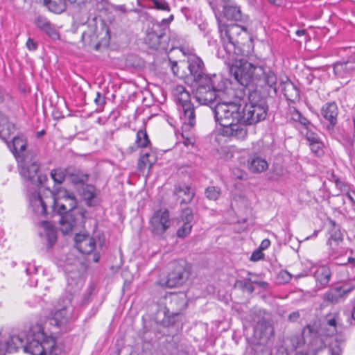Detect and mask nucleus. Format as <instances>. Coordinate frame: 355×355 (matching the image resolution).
Instances as JSON below:
<instances>
[{
	"label": "nucleus",
	"instance_id": "nucleus-1",
	"mask_svg": "<svg viewBox=\"0 0 355 355\" xmlns=\"http://www.w3.org/2000/svg\"><path fill=\"white\" fill-rule=\"evenodd\" d=\"M230 71L235 80L246 88L250 100L254 98V96H257L259 89L264 90L268 94L270 92L277 94L276 74L259 58L252 55L240 58L232 64Z\"/></svg>",
	"mask_w": 355,
	"mask_h": 355
},
{
	"label": "nucleus",
	"instance_id": "nucleus-2",
	"mask_svg": "<svg viewBox=\"0 0 355 355\" xmlns=\"http://www.w3.org/2000/svg\"><path fill=\"white\" fill-rule=\"evenodd\" d=\"M215 122L222 126L220 133L223 137L243 140L247 128L241 124V105L232 101H218L211 107Z\"/></svg>",
	"mask_w": 355,
	"mask_h": 355
},
{
	"label": "nucleus",
	"instance_id": "nucleus-3",
	"mask_svg": "<svg viewBox=\"0 0 355 355\" xmlns=\"http://www.w3.org/2000/svg\"><path fill=\"white\" fill-rule=\"evenodd\" d=\"M86 211L77 206L76 198L73 193L64 191L62 196L53 193L52 213L60 216V230L67 234L73 230L81 228L85 224Z\"/></svg>",
	"mask_w": 355,
	"mask_h": 355
},
{
	"label": "nucleus",
	"instance_id": "nucleus-4",
	"mask_svg": "<svg viewBox=\"0 0 355 355\" xmlns=\"http://www.w3.org/2000/svg\"><path fill=\"white\" fill-rule=\"evenodd\" d=\"M250 24H230L228 26H219L220 39L223 48L232 60H239L237 56L242 55L248 58L252 56L249 54L250 50L245 51L244 47L247 45L248 49H252L251 34L248 31Z\"/></svg>",
	"mask_w": 355,
	"mask_h": 355
},
{
	"label": "nucleus",
	"instance_id": "nucleus-5",
	"mask_svg": "<svg viewBox=\"0 0 355 355\" xmlns=\"http://www.w3.org/2000/svg\"><path fill=\"white\" fill-rule=\"evenodd\" d=\"M53 343V338L45 336L40 328L37 331L31 329L25 340L24 352L31 355H47V349H49Z\"/></svg>",
	"mask_w": 355,
	"mask_h": 355
},
{
	"label": "nucleus",
	"instance_id": "nucleus-6",
	"mask_svg": "<svg viewBox=\"0 0 355 355\" xmlns=\"http://www.w3.org/2000/svg\"><path fill=\"white\" fill-rule=\"evenodd\" d=\"M173 94L178 103V109L182 112L180 118L189 127H194L196 124L195 107L191 102L190 94L184 86L177 85L173 89Z\"/></svg>",
	"mask_w": 355,
	"mask_h": 355
},
{
	"label": "nucleus",
	"instance_id": "nucleus-7",
	"mask_svg": "<svg viewBox=\"0 0 355 355\" xmlns=\"http://www.w3.org/2000/svg\"><path fill=\"white\" fill-rule=\"evenodd\" d=\"M220 80V77L213 74L210 81L202 84L201 83H197L198 87L195 93L196 101L201 105H208L211 108L213 107L215 102H218V92L221 89L218 85H216Z\"/></svg>",
	"mask_w": 355,
	"mask_h": 355
},
{
	"label": "nucleus",
	"instance_id": "nucleus-8",
	"mask_svg": "<svg viewBox=\"0 0 355 355\" xmlns=\"http://www.w3.org/2000/svg\"><path fill=\"white\" fill-rule=\"evenodd\" d=\"M30 205L33 211L42 216L52 213L53 192L49 189L40 187L38 191L33 193L30 198Z\"/></svg>",
	"mask_w": 355,
	"mask_h": 355
},
{
	"label": "nucleus",
	"instance_id": "nucleus-9",
	"mask_svg": "<svg viewBox=\"0 0 355 355\" xmlns=\"http://www.w3.org/2000/svg\"><path fill=\"white\" fill-rule=\"evenodd\" d=\"M254 96L256 98V96ZM249 100L250 103L243 107L241 105V124L245 127V125H253L264 120L267 114V107L264 103L253 102L255 98Z\"/></svg>",
	"mask_w": 355,
	"mask_h": 355
},
{
	"label": "nucleus",
	"instance_id": "nucleus-10",
	"mask_svg": "<svg viewBox=\"0 0 355 355\" xmlns=\"http://www.w3.org/2000/svg\"><path fill=\"white\" fill-rule=\"evenodd\" d=\"M145 43L149 48L160 52L171 51L173 49V46H170L166 29L161 28L158 25L153 26L147 31Z\"/></svg>",
	"mask_w": 355,
	"mask_h": 355
},
{
	"label": "nucleus",
	"instance_id": "nucleus-11",
	"mask_svg": "<svg viewBox=\"0 0 355 355\" xmlns=\"http://www.w3.org/2000/svg\"><path fill=\"white\" fill-rule=\"evenodd\" d=\"M169 272L165 284L168 288L182 286L189 276V267L184 259L172 261L169 265Z\"/></svg>",
	"mask_w": 355,
	"mask_h": 355
},
{
	"label": "nucleus",
	"instance_id": "nucleus-12",
	"mask_svg": "<svg viewBox=\"0 0 355 355\" xmlns=\"http://www.w3.org/2000/svg\"><path fill=\"white\" fill-rule=\"evenodd\" d=\"M35 157H30L27 162H19L20 163L19 173L26 181L42 187L47 181L48 178L44 174L39 173L40 164L34 160Z\"/></svg>",
	"mask_w": 355,
	"mask_h": 355
},
{
	"label": "nucleus",
	"instance_id": "nucleus-13",
	"mask_svg": "<svg viewBox=\"0 0 355 355\" xmlns=\"http://www.w3.org/2000/svg\"><path fill=\"white\" fill-rule=\"evenodd\" d=\"M172 220L167 209L155 211L150 218V229L153 234L162 235L171 227Z\"/></svg>",
	"mask_w": 355,
	"mask_h": 355
},
{
	"label": "nucleus",
	"instance_id": "nucleus-14",
	"mask_svg": "<svg viewBox=\"0 0 355 355\" xmlns=\"http://www.w3.org/2000/svg\"><path fill=\"white\" fill-rule=\"evenodd\" d=\"M187 63L190 76L196 84L210 81L212 75L206 73L204 62L200 57L191 55L188 58Z\"/></svg>",
	"mask_w": 355,
	"mask_h": 355
},
{
	"label": "nucleus",
	"instance_id": "nucleus-15",
	"mask_svg": "<svg viewBox=\"0 0 355 355\" xmlns=\"http://www.w3.org/2000/svg\"><path fill=\"white\" fill-rule=\"evenodd\" d=\"M223 12L225 17L231 21H238L244 24H251L248 15L242 13L241 7L233 0H222Z\"/></svg>",
	"mask_w": 355,
	"mask_h": 355
},
{
	"label": "nucleus",
	"instance_id": "nucleus-16",
	"mask_svg": "<svg viewBox=\"0 0 355 355\" xmlns=\"http://www.w3.org/2000/svg\"><path fill=\"white\" fill-rule=\"evenodd\" d=\"M10 149L18 162H27L30 157L36 156L34 150H26V141L22 136L13 137Z\"/></svg>",
	"mask_w": 355,
	"mask_h": 355
},
{
	"label": "nucleus",
	"instance_id": "nucleus-17",
	"mask_svg": "<svg viewBox=\"0 0 355 355\" xmlns=\"http://www.w3.org/2000/svg\"><path fill=\"white\" fill-rule=\"evenodd\" d=\"M333 71L334 76L338 79H347L355 76V58L334 63Z\"/></svg>",
	"mask_w": 355,
	"mask_h": 355
},
{
	"label": "nucleus",
	"instance_id": "nucleus-18",
	"mask_svg": "<svg viewBox=\"0 0 355 355\" xmlns=\"http://www.w3.org/2000/svg\"><path fill=\"white\" fill-rule=\"evenodd\" d=\"M321 114L324 119L329 122L327 125V130L331 133L334 131V126L337 123V117L338 109L336 103H325L321 109Z\"/></svg>",
	"mask_w": 355,
	"mask_h": 355
},
{
	"label": "nucleus",
	"instance_id": "nucleus-19",
	"mask_svg": "<svg viewBox=\"0 0 355 355\" xmlns=\"http://www.w3.org/2000/svg\"><path fill=\"white\" fill-rule=\"evenodd\" d=\"M180 218L182 225L178 229L176 235L178 238L183 239L191 233L193 227V214L191 209L186 208L183 209Z\"/></svg>",
	"mask_w": 355,
	"mask_h": 355
},
{
	"label": "nucleus",
	"instance_id": "nucleus-20",
	"mask_svg": "<svg viewBox=\"0 0 355 355\" xmlns=\"http://www.w3.org/2000/svg\"><path fill=\"white\" fill-rule=\"evenodd\" d=\"M76 248L83 254H89L96 248V241L87 234H76L74 238Z\"/></svg>",
	"mask_w": 355,
	"mask_h": 355
},
{
	"label": "nucleus",
	"instance_id": "nucleus-21",
	"mask_svg": "<svg viewBox=\"0 0 355 355\" xmlns=\"http://www.w3.org/2000/svg\"><path fill=\"white\" fill-rule=\"evenodd\" d=\"M353 289V286L348 285L335 287L327 292L324 295L323 299L332 304H336L343 300Z\"/></svg>",
	"mask_w": 355,
	"mask_h": 355
},
{
	"label": "nucleus",
	"instance_id": "nucleus-22",
	"mask_svg": "<svg viewBox=\"0 0 355 355\" xmlns=\"http://www.w3.org/2000/svg\"><path fill=\"white\" fill-rule=\"evenodd\" d=\"M34 24L37 28L44 32L51 38L58 39L59 37V34L55 26L46 17L39 15L35 19Z\"/></svg>",
	"mask_w": 355,
	"mask_h": 355
},
{
	"label": "nucleus",
	"instance_id": "nucleus-23",
	"mask_svg": "<svg viewBox=\"0 0 355 355\" xmlns=\"http://www.w3.org/2000/svg\"><path fill=\"white\" fill-rule=\"evenodd\" d=\"M173 193L181 204L190 203L195 195L191 188L185 184L175 185Z\"/></svg>",
	"mask_w": 355,
	"mask_h": 355
},
{
	"label": "nucleus",
	"instance_id": "nucleus-24",
	"mask_svg": "<svg viewBox=\"0 0 355 355\" xmlns=\"http://www.w3.org/2000/svg\"><path fill=\"white\" fill-rule=\"evenodd\" d=\"M248 162L249 170L254 173H262L268 167L266 160L256 155L250 156Z\"/></svg>",
	"mask_w": 355,
	"mask_h": 355
},
{
	"label": "nucleus",
	"instance_id": "nucleus-25",
	"mask_svg": "<svg viewBox=\"0 0 355 355\" xmlns=\"http://www.w3.org/2000/svg\"><path fill=\"white\" fill-rule=\"evenodd\" d=\"M25 345L24 335H13L5 341V350L8 353L17 352Z\"/></svg>",
	"mask_w": 355,
	"mask_h": 355
},
{
	"label": "nucleus",
	"instance_id": "nucleus-26",
	"mask_svg": "<svg viewBox=\"0 0 355 355\" xmlns=\"http://www.w3.org/2000/svg\"><path fill=\"white\" fill-rule=\"evenodd\" d=\"M170 303L166 308L167 311L173 315H178L186 307L185 300L176 294L170 295Z\"/></svg>",
	"mask_w": 355,
	"mask_h": 355
},
{
	"label": "nucleus",
	"instance_id": "nucleus-27",
	"mask_svg": "<svg viewBox=\"0 0 355 355\" xmlns=\"http://www.w3.org/2000/svg\"><path fill=\"white\" fill-rule=\"evenodd\" d=\"M282 89L288 101L295 103L300 100V91L291 80L283 83Z\"/></svg>",
	"mask_w": 355,
	"mask_h": 355
},
{
	"label": "nucleus",
	"instance_id": "nucleus-28",
	"mask_svg": "<svg viewBox=\"0 0 355 355\" xmlns=\"http://www.w3.org/2000/svg\"><path fill=\"white\" fill-rule=\"evenodd\" d=\"M327 243L329 246V255L332 258L336 259L346 253L343 241H327Z\"/></svg>",
	"mask_w": 355,
	"mask_h": 355
},
{
	"label": "nucleus",
	"instance_id": "nucleus-29",
	"mask_svg": "<svg viewBox=\"0 0 355 355\" xmlns=\"http://www.w3.org/2000/svg\"><path fill=\"white\" fill-rule=\"evenodd\" d=\"M69 176L70 177L71 182L73 184H84L87 183L89 180V174L79 169H73L71 171V169L69 168Z\"/></svg>",
	"mask_w": 355,
	"mask_h": 355
},
{
	"label": "nucleus",
	"instance_id": "nucleus-30",
	"mask_svg": "<svg viewBox=\"0 0 355 355\" xmlns=\"http://www.w3.org/2000/svg\"><path fill=\"white\" fill-rule=\"evenodd\" d=\"M71 304V297H69L64 301V305L62 308L57 310L53 318V320L55 322L56 326H60L64 323L68 318V313L67 311V306Z\"/></svg>",
	"mask_w": 355,
	"mask_h": 355
},
{
	"label": "nucleus",
	"instance_id": "nucleus-31",
	"mask_svg": "<svg viewBox=\"0 0 355 355\" xmlns=\"http://www.w3.org/2000/svg\"><path fill=\"white\" fill-rule=\"evenodd\" d=\"M44 5L49 10L60 14L66 9V0H44Z\"/></svg>",
	"mask_w": 355,
	"mask_h": 355
},
{
	"label": "nucleus",
	"instance_id": "nucleus-32",
	"mask_svg": "<svg viewBox=\"0 0 355 355\" xmlns=\"http://www.w3.org/2000/svg\"><path fill=\"white\" fill-rule=\"evenodd\" d=\"M315 277L321 285H327L331 277V270L327 266H322L315 271Z\"/></svg>",
	"mask_w": 355,
	"mask_h": 355
},
{
	"label": "nucleus",
	"instance_id": "nucleus-33",
	"mask_svg": "<svg viewBox=\"0 0 355 355\" xmlns=\"http://www.w3.org/2000/svg\"><path fill=\"white\" fill-rule=\"evenodd\" d=\"M329 224L331 227L329 230V237L327 241H343V235L340 232V227L336 225L334 220H330Z\"/></svg>",
	"mask_w": 355,
	"mask_h": 355
},
{
	"label": "nucleus",
	"instance_id": "nucleus-34",
	"mask_svg": "<svg viewBox=\"0 0 355 355\" xmlns=\"http://www.w3.org/2000/svg\"><path fill=\"white\" fill-rule=\"evenodd\" d=\"M15 130V125L8 123L6 118V122L0 125V138L8 144V139L14 133Z\"/></svg>",
	"mask_w": 355,
	"mask_h": 355
},
{
	"label": "nucleus",
	"instance_id": "nucleus-35",
	"mask_svg": "<svg viewBox=\"0 0 355 355\" xmlns=\"http://www.w3.org/2000/svg\"><path fill=\"white\" fill-rule=\"evenodd\" d=\"M254 328L256 331H259L263 336L271 335L273 333L272 326L270 322L265 318L260 319Z\"/></svg>",
	"mask_w": 355,
	"mask_h": 355
},
{
	"label": "nucleus",
	"instance_id": "nucleus-36",
	"mask_svg": "<svg viewBox=\"0 0 355 355\" xmlns=\"http://www.w3.org/2000/svg\"><path fill=\"white\" fill-rule=\"evenodd\" d=\"M288 112L291 119L292 121L298 122L305 127L308 126L310 124L309 120L306 117H304L301 114V112H299L295 107H290Z\"/></svg>",
	"mask_w": 355,
	"mask_h": 355
},
{
	"label": "nucleus",
	"instance_id": "nucleus-37",
	"mask_svg": "<svg viewBox=\"0 0 355 355\" xmlns=\"http://www.w3.org/2000/svg\"><path fill=\"white\" fill-rule=\"evenodd\" d=\"M66 175H69V168L67 169L58 168L51 171V177L56 184H61L63 183Z\"/></svg>",
	"mask_w": 355,
	"mask_h": 355
},
{
	"label": "nucleus",
	"instance_id": "nucleus-38",
	"mask_svg": "<svg viewBox=\"0 0 355 355\" xmlns=\"http://www.w3.org/2000/svg\"><path fill=\"white\" fill-rule=\"evenodd\" d=\"M83 197L88 206H93V200L96 197L94 187L91 184H87L83 190Z\"/></svg>",
	"mask_w": 355,
	"mask_h": 355
},
{
	"label": "nucleus",
	"instance_id": "nucleus-39",
	"mask_svg": "<svg viewBox=\"0 0 355 355\" xmlns=\"http://www.w3.org/2000/svg\"><path fill=\"white\" fill-rule=\"evenodd\" d=\"M44 227L46 229V236L48 240L49 246H52L56 242L57 234L53 227H52L49 222L44 221L42 223Z\"/></svg>",
	"mask_w": 355,
	"mask_h": 355
},
{
	"label": "nucleus",
	"instance_id": "nucleus-40",
	"mask_svg": "<svg viewBox=\"0 0 355 355\" xmlns=\"http://www.w3.org/2000/svg\"><path fill=\"white\" fill-rule=\"evenodd\" d=\"M150 144L148 135L145 130H139L137 133L136 144L137 147H146Z\"/></svg>",
	"mask_w": 355,
	"mask_h": 355
},
{
	"label": "nucleus",
	"instance_id": "nucleus-41",
	"mask_svg": "<svg viewBox=\"0 0 355 355\" xmlns=\"http://www.w3.org/2000/svg\"><path fill=\"white\" fill-rule=\"evenodd\" d=\"M205 194L209 200H216L220 195V189L209 186L205 189Z\"/></svg>",
	"mask_w": 355,
	"mask_h": 355
},
{
	"label": "nucleus",
	"instance_id": "nucleus-42",
	"mask_svg": "<svg viewBox=\"0 0 355 355\" xmlns=\"http://www.w3.org/2000/svg\"><path fill=\"white\" fill-rule=\"evenodd\" d=\"M152 2L151 7L162 11L170 12L171 7L166 0H150Z\"/></svg>",
	"mask_w": 355,
	"mask_h": 355
},
{
	"label": "nucleus",
	"instance_id": "nucleus-43",
	"mask_svg": "<svg viewBox=\"0 0 355 355\" xmlns=\"http://www.w3.org/2000/svg\"><path fill=\"white\" fill-rule=\"evenodd\" d=\"M94 103L96 105V112H101L106 104V98L100 92H96Z\"/></svg>",
	"mask_w": 355,
	"mask_h": 355
},
{
	"label": "nucleus",
	"instance_id": "nucleus-44",
	"mask_svg": "<svg viewBox=\"0 0 355 355\" xmlns=\"http://www.w3.org/2000/svg\"><path fill=\"white\" fill-rule=\"evenodd\" d=\"M149 155L148 153H146L139 159L138 168L140 171H144L147 164H149L150 168L152 166L153 162L149 159Z\"/></svg>",
	"mask_w": 355,
	"mask_h": 355
},
{
	"label": "nucleus",
	"instance_id": "nucleus-45",
	"mask_svg": "<svg viewBox=\"0 0 355 355\" xmlns=\"http://www.w3.org/2000/svg\"><path fill=\"white\" fill-rule=\"evenodd\" d=\"M64 353V347L61 344H57L53 338L52 346L47 349V355H62Z\"/></svg>",
	"mask_w": 355,
	"mask_h": 355
},
{
	"label": "nucleus",
	"instance_id": "nucleus-46",
	"mask_svg": "<svg viewBox=\"0 0 355 355\" xmlns=\"http://www.w3.org/2000/svg\"><path fill=\"white\" fill-rule=\"evenodd\" d=\"M249 281L250 279H248V281L237 280L235 284L243 290H246L248 293H252L254 291V287L249 283Z\"/></svg>",
	"mask_w": 355,
	"mask_h": 355
},
{
	"label": "nucleus",
	"instance_id": "nucleus-47",
	"mask_svg": "<svg viewBox=\"0 0 355 355\" xmlns=\"http://www.w3.org/2000/svg\"><path fill=\"white\" fill-rule=\"evenodd\" d=\"M309 146L312 152L317 156H320L323 154V144L320 140L314 143H311Z\"/></svg>",
	"mask_w": 355,
	"mask_h": 355
},
{
	"label": "nucleus",
	"instance_id": "nucleus-48",
	"mask_svg": "<svg viewBox=\"0 0 355 355\" xmlns=\"http://www.w3.org/2000/svg\"><path fill=\"white\" fill-rule=\"evenodd\" d=\"M306 128L307 130L306 132V139L309 141V144L320 140L317 133L309 130L308 126H306Z\"/></svg>",
	"mask_w": 355,
	"mask_h": 355
},
{
	"label": "nucleus",
	"instance_id": "nucleus-49",
	"mask_svg": "<svg viewBox=\"0 0 355 355\" xmlns=\"http://www.w3.org/2000/svg\"><path fill=\"white\" fill-rule=\"evenodd\" d=\"M100 26H101V31L97 34V37H98L99 35H103V37H109L110 36V30L107 28L104 20H102V19L101 20Z\"/></svg>",
	"mask_w": 355,
	"mask_h": 355
},
{
	"label": "nucleus",
	"instance_id": "nucleus-50",
	"mask_svg": "<svg viewBox=\"0 0 355 355\" xmlns=\"http://www.w3.org/2000/svg\"><path fill=\"white\" fill-rule=\"evenodd\" d=\"M263 257V254L262 252V250L258 249L254 250L250 257V260L253 261H257L261 259Z\"/></svg>",
	"mask_w": 355,
	"mask_h": 355
},
{
	"label": "nucleus",
	"instance_id": "nucleus-51",
	"mask_svg": "<svg viewBox=\"0 0 355 355\" xmlns=\"http://www.w3.org/2000/svg\"><path fill=\"white\" fill-rule=\"evenodd\" d=\"M26 46L30 51H35L37 48V43L32 38L27 40Z\"/></svg>",
	"mask_w": 355,
	"mask_h": 355
},
{
	"label": "nucleus",
	"instance_id": "nucleus-52",
	"mask_svg": "<svg viewBox=\"0 0 355 355\" xmlns=\"http://www.w3.org/2000/svg\"><path fill=\"white\" fill-rule=\"evenodd\" d=\"M300 317V314L298 311H293L288 315V320L291 322H295L298 320Z\"/></svg>",
	"mask_w": 355,
	"mask_h": 355
},
{
	"label": "nucleus",
	"instance_id": "nucleus-53",
	"mask_svg": "<svg viewBox=\"0 0 355 355\" xmlns=\"http://www.w3.org/2000/svg\"><path fill=\"white\" fill-rule=\"evenodd\" d=\"M169 64H170L171 71L173 73V74L175 76H178V62L176 61H172L171 59H169Z\"/></svg>",
	"mask_w": 355,
	"mask_h": 355
},
{
	"label": "nucleus",
	"instance_id": "nucleus-54",
	"mask_svg": "<svg viewBox=\"0 0 355 355\" xmlns=\"http://www.w3.org/2000/svg\"><path fill=\"white\" fill-rule=\"evenodd\" d=\"M270 245V240L268 239H264V240H263L261 241V245H260L259 249L263 251V250H266L267 248H268Z\"/></svg>",
	"mask_w": 355,
	"mask_h": 355
},
{
	"label": "nucleus",
	"instance_id": "nucleus-55",
	"mask_svg": "<svg viewBox=\"0 0 355 355\" xmlns=\"http://www.w3.org/2000/svg\"><path fill=\"white\" fill-rule=\"evenodd\" d=\"M37 271V268L31 264H28V266L26 268V272L27 275H31L33 273H36Z\"/></svg>",
	"mask_w": 355,
	"mask_h": 355
},
{
	"label": "nucleus",
	"instance_id": "nucleus-56",
	"mask_svg": "<svg viewBox=\"0 0 355 355\" xmlns=\"http://www.w3.org/2000/svg\"><path fill=\"white\" fill-rule=\"evenodd\" d=\"M280 275L283 277L286 282L291 279V275L287 271H282L280 272Z\"/></svg>",
	"mask_w": 355,
	"mask_h": 355
},
{
	"label": "nucleus",
	"instance_id": "nucleus-57",
	"mask_svg": "<svg viewBox=\"0 0 355 355\" xmlns=\"http://www.w3.org/2000/svg\"><path fill=\"white\" fill-rule=\"evenodd\" d=\"M327 324L334 328V331H332V333L336 331V321L335 318H331V319L328 320Z\"/></svg>",
	"mask_w": 355,
	"mask_h": 355
},
{
	"label": "nucleus",
	"instance_id": "nucleus-58",
	"mask_svg": "<svg viewBox=\"0 0 355 355\" xmlns=\"http://www.w3.org/2000/svg\"><path fill=\"white\" fill-rule=\"evenodd\" d=\"M278 168H276L275 169V171H277ZM279 172H277V174L279 175V176H284L286 174L287 171L282 168V167H279Z\"/></svg>",
	"mask_w": 355,
	"mask_h": 355
},
{
	"label": "nucleus",
	"instance_id": "nucleus-59",
	"mask_svg": "<svg viewBox=\"0 0 355 355\" xmlns=\"http://www.w3.org/2000/svg\"><path fill=\"white\" fill-rule=\"evenodd\" d=\"M346 143H347V145L350 147V148H353L354 146V140L351 137H347L346 138Z\"/></svg>",
	"mask_w": 355,
	"mask_h": 355
},
{
	"label": "nucleus",
	"instance_id": "nucleus-60",
	"mask_svg": "<svg viewBox=\"0 0 355 355\" xmlns=\"http://www.w3.org/2000/svg\"><path fill=\"white\" fill-rule=\"evenodd\" d=\"M173 19V15H171L168 18L164 19L162 20V23L164 24H168L171 21H172Z\"/></svg>",
	"mask_w": 355,
	"mask_h": 355
},
{
	"label": "nucleus",
	"instance_id": "nucleus-61",
	"mask_svg": "<svg viewBox=\"0 0 355 355\" xmlns=\"http://www.w3.org/2000/svg\"><path fill=\"white\" fill-rule=\"evenodd\" d=\"M70 3H76L77 5L80 6L82 3H84L85 0H67Z\"/></svg>",
	"mask_w": 355,
	"mask_h": 355
},
{
	"label": "nucleus",
	"instance_id": "nucleus-62",
	"mask_svg": "<svg viewBox=\"0 0 355 355\" xmlns=\"http://www.w3.org/2000/svg\"><path fill=\"white\" fill-rule=\"evenodd\" d=\"M6 96V92L0 89V103H3L4 101Z\"/></svg>",
	"mask_w": 355,
	"mask_h": 355
},
{
	"label": "nucleus",
	"instance_id": "nucleus-63",
	"mask_svg": "<svg viewBox=\"0 0 355 355\" xmlns=\"http://www.w3.org/2000/svg\"><path fill=\"white\" fill-rule=\"evenodd\" d=\"M347 263L351 264L352 267H355V258L348 257Z\"/></svg>",
	"mask_w": 355,
	"mask_h": 355
},
{
	"label": "nucleus",
	"instance_id": "nucleus-64",
	"mask_svg": "<svg viewBox=\"0 0 355 355\" xmlns=\"http://www.w3.org/2000/svg\"><path fill=\"white\" fill-rule=\"evenodd\" d=\"M305 33H306V31L303 30V29H299L296 31V35L297 36H302V35H305Z\"/></svg>",
	"mask_w": 355,
	"mask_h": 355
}]
</instances>
